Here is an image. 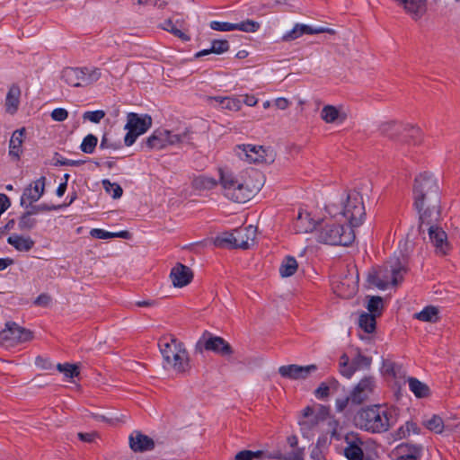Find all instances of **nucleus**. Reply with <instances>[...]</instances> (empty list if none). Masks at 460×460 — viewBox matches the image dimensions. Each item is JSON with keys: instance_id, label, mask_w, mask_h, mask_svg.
<instances>
[{"instance_id": "obj_2", "label": "nucleus", "mask_w": 460, "mask_h": 460, "mask_svg": "<svg viewBox=\"0 0 460 460\" xmlns=\"http://www.w3.org/2000/svg\"><path fill=\"white\" fill-rule=\"evenodd\" d=\"M414 206L420 215V231H424L425 220L434 216L431 221H438L440 215L439 188L435 177L428 172L419 174L413 186Z\"/></svg>"}, {"instance_id": "obj_33", "label": "nucleus", "mask_w": 460, "mask_h": 460, "mask_svg": "<svg viewBox=\"0 0 460 460\" xmlns=\"http://www.w3.org/2000/svg\"><path fill=\"white\" fill-rule=\"evenodd\" d=\"M229 49V43L226 40H215L211 43V49L198 52L195 57L200 58L210 53L222 54Z\"/></svg>"}, {"instance_id": "obj_38", "label": "nucleus", "mask_w": 460, "mask_h": 460, "mask_svg": "<svg viewBox=\"0 0 460 460\" xmlns=\"http://www.w3.org/2000/svg\"><path fill=\"white\" fill-rule=\"evenodd\" d=\"M415 318L429 323H436L438 320V309L436 306L429 305L420 313L415 314Z\"/></svg>"}, {"instance_id": "obj_14", "label": "nucleus", "mask_w": 460, "mask_h": 460, "mask_svg": "<svg viewBox=\"0 0 460 460\" xmlns=\"http://www.w3.org/2000/svg\"><path fill=\"white\" fill-rule=\"evenodd\" d=\"M433 217L434 216L429 217L425 220L424 226L427 227L429 239L435 249L436 254L444 256L448 252L450 249V245L447 242V235L442 228L434 225L436 221H431ZM423 229L424 231H421V233L425 232V227H423ZM419 232L420 233V230Z\"/></svg>"}, {"instance_id": "obj_42", "label": "nucleus", "mask_w": 460, "mask_h": 460, "mask_svg": "<svg viewBox=\"0 0 460 460\" xmlns=\"http://www.w3.org/2000/svg\"><path fill=\"white\" fill-rule=\"evenodd\" d=\"M367 298L368 299L367 304L368 314H376V317L381 315L384 309L383 298L378 296H367Z\"/></svg>"}, {"instance_id": "obj_46", "label": "nucleus", "mask_w": 460, "mask_h": 460, "mask_svg": "<svg viewBox=\"0 0 460 460\" xmlns=\"http://www.w3.org/2000/svg\"><path fill=\"white\" fill-rule=\"evenodd\" d=\"M57 369L63 373L66 377L73 378L78 376L80 374L79 368L75 364L65 363V364H58Z\"/></svg>"}, {"instance_id": "obj_30", "label": "nucleus", "mask_w": 460, "mask_h": 460, "mask_svg": "<svg viewBox=\"0 0 460 460\" xmlns=\"http://www.w3.org/2000/svg\"><path fill=\"white\" fill-rule=\"evenodd\" d=\"M21 90L17 85H12L5 99V110L8 113L13 114L16 112L20 103Z\"/></svg>"}, {"instance_id": "obj_16", "label": "nucleus", "mask_w": 460, "mask_h": 460, "mask_svg": "<svg viewBox=\"0 0 460 460\" xmlns=\"http://www.w3.org/2000/svg\"><path fill=\"white\" fill-rule=\"evenodd\" d=\"M346 447L343 449L344 456L349 460H363L364 452L362 446L364 442L358 433H349L345 436Z\"/></svg>"}, {"instance_id": "obj_3", "label": "nucleus", "mask_w": 460, "mask_h": 460, "mask_svg": "<svg viewBox=\"0 0 460 460\" xmlns=\"http://www.w3.org/2000/svg\"><path fill=\"white\" fill-rule=\"evenodd\" d=\"M394 422L393 411L380 404L362 407L353 417L357 428L372 434L386 432Z\"/></svg>"}, {"instance_id": "obj_4", "label": "nucleus", "mask_w": 460, "mask_h": 460, "mask_svg": "<svg viewBox=\"0 0 460 460\" xmlns=\"http://www.w3.org/2000/svg\"><path fill=\"white\" fill-rule=\"evenodd\" d=\"M164 367L176 373H184L190 367L189 355L182 342L175 337H164L159 341Z\"/></svg>"}, {"instance_id": "obj_59", "label": "nucleus", "mask_w": 460, "mask_h": 460, "mask_svg": "<svg viewBox=\"0 0 460 460\" xmlns=\"http://www.w3.org/2000/svg\"><path fill=\"white\" fill-rule=\"evenodd\" d=\"M349 402L351 403L350 394L347 397L337 399L335 402L336 411L342 412Z\"/></svg>"}, {"instance_id": "obj_7", "label": "nucleus", "mask_w": 460, "mask_h": 460, "mask_svg": "<svg viewBox=\"0 0 460 460\" xmlns=\"http://www.w3.org/2000/svg\"><path fill=\"white\" fill-rule=\"evenodd\" d=\"M348 353H343L339 359V370L341 376L350 379L353 375L362 369H369L372 358L364 355L359 348L351 347Z\"/></svg>"}, {"instance_id": "obj_13", "label": "nucleus", "mask_w": 460, "mask_h": 460, "mask_svg": "<svg viewBox=\"0 0 460 460\" xmlns=\"http://www.w3.org/2000/svg\"><path fill=\"white\" fill-rule=\"evenodd\" d=\"M376 388L377 385L375 376H363L350 391L351 403L360 405L370 401L375 395Z\"/></svg>"}, {"instance_id": "obj_34", "label": "nucleus", "mask_w": 460, "mask_h": 460, "mask_svg": "<svg viewBox=\"0 0 460 460\" xmlns=\"http://www.w3.org/2000/svg\"><path fill=\"white\" fill-rule=\"evenodd\" d=\"M191 185L197 190H209L217 185V181L214 178L200 175L193 179Z\"/></svg>"}, {"instance_id": "obj_53", "label": "nucleus", "mask_w": 460, "mask_h": 460, "mask_svg": "<svg viewBox=\"0 0 460 460\" xmlns=\"http://www.w3.org/2000/svg\"><path fill=\"white\" fill-rule=\"evenodd\" d=\"M210 28L218 31H235L234 23L226 22L213 21L210 22Z\"/></svg>"}, {"instance_id": "obj_12", "label": "nucleus", "mask_w": 460, "mask_h": 460, "mask_svg": "<svg viewBox=\"0 0 460 460\" xmlns=\"http://www.w3.org/2000/svg\"><path fill=\"white\" fill-rule=\"evenodd\" d=\"M328 409L323 406L317 408L307 406L304 409L299 420L300 429L305 437H308L328 416Z\"/></svg>"}, {"instance_id": "obj_8", "label": "nucleus", "mask_w": 460, "mask_h": 460, "mask_svg": "<svg viewBox=\"0 0 460 460\" xmlns=\"http://www.w3.org/2000/svg\"><path fill=\"white\" fill-rule=\"evenodd\" d=\"M257 228L253 226L235 229L216 239V244L220 247L249 249L254 244Z\"/></svg>"}, {"instance_id": "obj_11", "label": "nucleus", "mask_w": 460, "mask_h": 460, "mask_svg": "<svg viewBox=\"0 0 460 460\" xmlns=\"http://www.w3.org/2000/svg\"><path fill=\"white\" fill-rule=\"evenodd\" d=\"M196 350L202 352L203 350L213 351L222 357L231 356L234 349L231 345L222 337L214 336L208 332H205L202 337L196 344Z\"/></svg>"}, {"instance_id": "obj_44", "label": "nucleus", "mask_w": 460, "mask_h": 460, "mask_svg": "<svg viewBox=\"0 0 460 460\" xmlns=\"http://www.w3.org/2000/svg\"><path fill=\"white\" fill-rule=\"evenodd\" d=\"M81 71L84 72V75L82 76L84 86H87L97 82L102 75L101 69L99 68L90 69L88 67H83L81 68Z\"/></svg>"}, {"instance_id": "obj_32", "label": "nucleus", "mask_w": 460, "mask_h": 460, "mask_svg": "<svg viewBox=\"0 0 460 460\" xmlns=\"http://www.w3.org/2000/svg\"><path fill=\"white\" fill-rule=\"evenodd\" d=\"M398 451L401 454L398 460H417L420 452V447L409 444H401L398 447Z\"/></svg>"}, {"instance_id": "obj_35", "label": "nucleus", "mask_w": 460, "mask_h": 460, "mask_svg": "<svg viewBox=\"0 0 460 460\" xmlns=\"http://www.w3.org/2000/svg\"><path fill=\"white\" fill-rule=\"evenodd\" d=\"M410 390L418 398H425L429 394V388L424 383L419 381L415 377H410L408 379Z\"/></svg>"}, {"instance_id": "obj_22", "label": "nucleus", "mask_w": 460, "mask_h": 460, "mask_svg": "<svg viewBox=\"0 0 460 460\" xmlns=\"http://www.w3.org/2000/svg\"><path fill=\"white\" fill-rule=\"evenodd\" d=\"M44 190L45 177H41L25 188L21 198V205H24L28 201L31 206L33 202H36L40 199L44 193Z\"/></svg>"}, {"instance_id": "obj_17", "label": "nucleus", "mask_w": 460, "mask_h": 460, "mask_svg": "<svg viewBox=\"0 0 460 460\" xmlns=\"http://www.w3.org/2000/svg\"><path fill=\"white\" fill-rule=\"evenodd\" d=\"M412 20H420L427 12V0H393Z\"/></svg>"}, {"instance_id": "obj_57", "label": "nucleus", "mask_w": 460, "mask_h": 460, "mask_svg": "<svg viewBox=\"0 0 460 460\" xmlns=\"http://www.w3.org/2000/svg\"><path fill=\"white\" fill-rule=\"evenodd\" d=\"M320 33L335 34V31L333 29L326 27H312L310 25H307V34L312 35Z\"/></svg>"}, {"instance_id": "obj_10", "label": "nucleus", "mask_w": 460, "mask_h": 460, "mask_svg": "<svg viewBox=\"0 0 460 460\" xmlns=\"http://www.w3.org/2000/svg\"><path fill=\"white\" fill-rule=\"evenodd\" d=\"M378 131L382 136L394 141L399 140L402 133H407L414 144L420 141L421 130L412 124H403L395 120L385 121L380 124Z\"/></svg>"}, {"instance_id": "obj_64", "label": "nucleus", "mask_w": 460, "mask_h": 460, "mask_svg": "<svg viewBox=\"0 0 460 460\" xmlns=\"http://www.w3.org/2000/svg\"><path fill=\"white\" fill-rule=\"evenodd\" d=\"M291 460H304V450L302 448H295L290 452Z\"/></svg>"}, {"instance_id": "obj_23", "label": "nucleus", "mask_w": 460, "mask_h": 460, "mask_svg": "<svg viewBox=\"0 0 460 460\" xmlns=\"http://www.w3.org/2000/svg\"><path fill=\"white\" fill-rule=\"evenodd\" d=\"M129 447L134 452H145L155 447V441L140 431H133L128 438Z\"/></svg>"}, {"instance_id": "obj_27", "label": "nucleus", "mask_w": 460, "mask_h": 460, "mask_svg": "<svg viewBox=\"0 0 460 460\" xmlns=\"http://www.w3.org/2000/svg\"><path fill=\"white\" fill-rule=\"evenodd\" d=\"M25 129L21 128L15 130L10 139L9 143V155L15 160H19L22 152V146L23 143V136Z\"/></svg>"}, {"instance_id": "obj_25", "label": "nucleus", "mask_w": 460, "mask_h": 460, "mask_svg": "<svg viewBox=\"0 0 460 460\" xmlns=\"http://www.w3.org/2000/svg\"><path fill=\"white\" fill-rule=\"evenodd\" d=\"M319 223L320 221H315L310 213L299 212L294 223V228L297 234L310 233L314 231L316 233Z\"/></svg>"}, {"instance_id": "obj_62", "label": "nucleus", "mask_w": 460, "mask_h": 460, "mask_svg": "<svg viewBox=\"0 0 460 460\" xmlns=\"http://www.w3.org/2000/svg\"><path fill=\"white\" fill-rule=\"evenodd\" d=\"M140 136L139 134L134 132L133 130H128V133L126 134L125 137H124V143L127 146H132L137 137Z\"/></svg>"}, {"instance_id": "obj_19", "label": "nucleus", "mask_w": 460, "mask_h": 460, "mask_svg": "<svg viewBox=\"0 0 460 460\" xmlns=\"http://www.w3.org/2000/svg\"><path fill=\"white\" fill-rule=\"evenodd\" d=\"M317 369L316 365H308L305 367L298 366L296 364L281 366L279 368V373L282 377L289 379H305L312 372Z\"/></svg>"}, {"instance_id": "obj_45", "label": "nucleus", "mask_w": 460, "mask_h": 460, "mask_svg": "<svg viewBox=\"0 0 460 460\" xmlns=\"http://www.w3.org/2000/svg\"><path fill=\"white\" fill-rule=\"evenodd\" d=\"M190 131L188 129L181 134H172L168 131V136H166V144L170 145L190 143Z\"/></svg>"}, {"instance_id": "obj_31", "label": "nucleus", "mask_w": 460, "mask_h": 460, "mask_svg": "<svg viewBox=\"0 0 460 460\" xmlns=\"http://www.w3.org/2000/svg\"><path fill=\"white\" fill-rule=\"evenodd\" d=\"M166 136L168 130L155 131L146 141V144L150 149H162L166 146Z\"/></svg>"}, {"instance_id": "obj_36", "label": "nucleus", "mask_w": 460, "mask_h": 460, "mask_svg": "<svg viewBox=\"0 0 460 460\" xmlns=\"http://www.w3.org/2000/svg\"><path fill=\"white\" fill-rule=\"evenodd\" d=\"M91 236L97 239H109L113 237H119L123 239H129L131 234L128 231H120L117 233L108 232L102 229L94 228L90 232Z\"/></svg>"}, {"instance_id": "obj_43", "label": "nucleus", "mask_w": 460, "mask_h": 460, "mask_svg": "<svg viewBox=\"0 0 460 460\" xmlns=\"http://www.w3.org/2000/svg\"><path fill=\"white\" fill-rule=\"evenodd\" d=\"M32 215V212L27 211L19 217L18 227L21 231L27 232L35 227L37 219Z\"/></svg>"}, {"instance_id": "obj_56", "label": "nucleus", "mask_w": 460, "mask_h": 460, "mask_svg": "<svg viewBox=\"0 0 460 460\" xmlns=\"http://www.w3.org/2000/svg\"><path fill=\"white\" fill-rule=\"evenodd\" d=\"M78 438L85 443H93L98 438V433L96 431L92 432H79L77 433Z\"/></svg>"}, {"instance_id": "obj_5", "label": "nucleus", "mask_w": 460, "mask_h": 460, "mask_svg": "<svg viewBox=\"0 0 460 460\" xmlns=\"http://www.w3.org/2000/svg\"><path fill=\"white\" fill-rule=\"evenodd\" d=\"M315 236L319 243L329 245L348 246L355 240L353 230L333 218L320 220Z\"/></svg>"}, {"instance_id": "obj_61", "label": "nucleus", "mask_w": 460, "mask_h": 460, "mask_svg": "<svg viewBox=\"0 0 460 460\" xmlns=\"http://www.w3.org/2000/svg\"><path fill=\"white\" fill-rule=\"evenodd\" d=\"M330 388L329 386L322 383L319 387L315 390V395L317 398H325L329 395Z\"/></svg>"}, {"instance_id": "obj_18", "label": "nucleus", "mask_w": 460, "mask_h": 460, "mask_svg": "<svg viewBox=\"0 0 460 460\" xmlns=\"http://www.w3.org/2000/svg\"><path fill=\"white\" fill-rule=\"evenodd\" d=\"M237 156L248 163H270L271 161H266L264 157L265 150L262 146H252V145H242L238 146L235 149Z\"/></svg>"}, {"instance_id": "obj_48", "label": "nucleus", "mask_w": 460, "mask_h": 460, "mask_svg": "<svg viewBox=\"0 0 460 460\" xmlns=\"http://www.w3.org/2000/svg\"><path fill=\"white\" fill-rule=\"evenodd\" d=\"M102 186L105 191L111 194L113 199H119L122 196L123 190L118 183H112L109 180H103Z\"/></svg>"}, {"instance_id": "obj_60", "label": "nucleus", "mask_w": 460, "mask_h": 460, "mask_svg": "<svg viewBox=\"0 0 460 460\" xmlns=\"http://www.w3.org/2000/svg\"><path fill=\"white\" fill-rule=\"evenodd\" d=\"M12 336L10 335V332L8 329H4L0 332V345L2 346H9L12 345Z\"/></svg>"}, {"instance_id": "obj_9", "label": "nucleus", "mask_w": 460, "mask_h": 460, "mask_svg": "<svg viewBox=\"0 0 460 460\" xmlns=\"http://www.w3.org/2000/svg\"><path fill=\"white\" fill-rule=\"evenodd\" d=\"M341 215L349 224L347 227L352 229L362 224L366 212L363 198L359 192L353 190L348 193Z\"/></svg>"}, {"instance_id": "obj_24", "label": "nucleus", "mask_w": 460, "mask_h": 460, "mask_svg": "<svg viewBox=\"0 0 460 460\" xmlns=\"http://www.w3.org/2000/svg\"><path fill=\"white\" fill-rule=\"evenodd\" d=\"M321 119L328 124L342 123L348 118L347 112L342 106H334L331 104L324 105L320 112Z\"/></svg>"}, {"instance_id": "obj_63", "label": "nucleus", "mask_w": 460, "mask_h": 460, "mask_svg": "<svg viewBox=\"0 0 460 460\" xmlns=\"http://www.w3.org/2000/svg\"><path fill=\"white\" fill-rule=\"evenodd\" d=\"M274 103L278 109L284 111L289 107L291 102L286 98L279 97L275 100Z\"/></svg>"}, {"instance_id": "obj_1", "label": "nucleus", "mask_w": 460, "mask_h": 460, "mask_svg": "<svg viewBox=\"0 0 460 460\" xmlns=\"http://www.w3.org/2000/svg\"><path fill=\"white\" fill-rule=\"evenodd\" d=\"M219 183L224 196L236 203L249 201L263 185L261 173L254 170L236 173L227 169H219Z\"/></svg>"}, {"instance_id": "obj_21", "label": "nucleus", "mask_w": 460, "mask_h": 460, "mask_svg": "<svg viewBox=\"0 0 460 460\" xmlns=\"http://www.w3.org/2000/svg\"><path fill=\"white\" fill-rule=\"evenodd\" d=\"M152 125V119L148 115L140 117L138 114L130 112L127 116V124L125 128L133 130L134 132L142 135L147 131Z\"/></svg>"}, {"instance_id": "obj_15", "label": "nucleus", "mask_w": 460, "mask_h": 460, "mask_svg": "<svg viewBox=\"0 0 460 460\" xmlns=\"http://www.w3.org/2000/svg\"><path fill=\"white\" fill-rule=\"evenodd\" d=\"M332 289L341 298H351L358 292V277L351 274L346 275L340 280L333 282Z\"/></svg>"}, {"instance_id": "obj_49", "label": "nucleus", "mask_w": 460, "mask_h": 460, "mask_svg": "<svg viewBox=\"0 0 460 460\" xmlns=\"http://www.w3.org/2000/svg\"><path fill=\"white\" fill-rule=\"evenodd\" d=\"M221 108L231 111H239L242 108V102L234 96H226Z\"/></svg>"}, {"instance_id": "obj_55", "label": "nucleus", "mask_w": 460, "mask_h": 460, "mask_svg": "<svg viewBox=\"0 0 460 460\" xmlns=\"http://www.w3.org/2000/svg\"><path fill=\"white\" fill-rule=\"evenodd\" d=\"M67 117H68V112L66 110H65L63 108H57V109L53 110L51 112V118L55 121H58V122L64 121L67 119Z\"/></svg>"}, {"instance_id": "obj_20", "label": "nucleus", "mask_w": 460, "mask_h": 460, "mask_svg": "<svg viewBox=\"0 0 460 460\" xmlns=\"http://www.w3.org/2000/svg\"><path fill=\"white\" fill-rule=\"evenodd\" d=\"M170 279L175 288H182L190 284L193 279L192 270L181 263H177L170 273Z\"/></svg>"}, {"instance_id": "obj_47", "label": "nucleus", "mask_w": 460, "mask_h": 460, "mask_svg": "<svg viewBox=\"0 0 460 460\" xmlns=\"http://www.w3.org/2000/svg\"><path fill=\"white\" fill-rule=\"evenodd\" d=\"M98 143V138L93 134L87 135L80 146L81 150L85 154H93Z\"/></svg>"}, {"instance_id": "obj_58", "label": "nucleus", "mask_w": 460, "mask_h": 460, "mask_svg": "<svg viewBox=\"0 0 460 460\" xmlns=\"http://www.w3.org/2000/svg\"><path fill=\"white\" fill-rule=\"evenodd\" d=\"M51 302V296L46 293L40 294L34 301V305L48 307Z\"/></svg>"}, {"instance_id": "obj_40", "label": "nucleus", "mask_w": 460, "mask_h": 460, "mask_svg": "<svg viewBox=\"0 0 460 460\" xmlns=\"http://www.w3.org/2000/svg\"><path fill=\"white\" fill-rule=\"evenodd\" d=\"M304 34H307V25L296 23L292 30L288 31L282 36L281 40L283 42H290L302 37Z\"/></svg>"}, {"instance_id": "obj_50", "label": "nucleus", "mask_w": 460, "mask_h": 460, "mask_svg": "<svg viewBox=\"0 0 460 460\" xmlns=\"http://www.w3.org/2000/svg\"><path fill=\"white\" fill-rule=\"evenodd\" d=\"M234 27L235 31L237 30L245 32H255L259 30L260 23L252 20H246L239 23H234Z\"/></svg>"}, {"instance_id": "obj_26", "label": "nucleus", "mask_w": 460, "mask_h": 460, "mask_svg": "<svg viewBox=\"0 0 460 460\" xmlns=\"http://www.w3.org/2000/svg\"><path fill=\"white\" fill-rule=\"evenodd\" d=\"M7 243L12 245L16 251L22 252H30L35 242L30 236H23L13 234L7 238Z\"/></svg>"}, {"instance_id": "obj_6", "label": "nucleus", "mask_w": 460, "mask_h": 460, "mask_svg": "<svg viewBox=\"0 0 460 460\" xmlns=\"http://www.w3.org/2000/svg\"><path fill=\"white\" fill-rule=\"evenodd\" d=\"M406 272L404 267L396 261L387 262L382 267L372 269L367 275V282L379 289H385L389 284L397 286L402 282L403 274Z\"/></svg>"}, {"instance_id": "obj_28", "label": "nucleus", "mask_w": 460, "mask_h": 460, "mask_svg": "<svg viewBox=\"0 0 460 460\" xmlns=\"http://www.w3.org/2000/svg\"><path fill=\"white\" fill-rule=\"evenodd\" d=\"M6 327L10 332L13 342H25L32 339V332L19 326L15 323H7Z\"/></svg>"}, {"instance_id": "obj_52", "label": "nucleus", "mask_w": 460, "mask_h": 460, "mask_svg": "<svg viewBox=\"0 0 460 460\" xmlns=\"http://www.w3.org/2000/svg\"><path fill=\"white\" fill-rule=\"evenodd\" d=\"M106 113L104 111H85L83 114V119L84 120H90L93 123H99L104 117Z\"/></svg>"}, {"instance_id": "obj_54", "label": "nucleus", "mask_w": 460, "mask_h": 460, "mask_svg": "<svg viewBox=\"0 0 460 460\" xmlns=\"http://www.w3.org/2000/svg\"><path fill=\"white\" fill-rule=\"evenodd\" d=\"M63 207H64V205L49 206L47 204H40V205H37V206H31V210H29V211L32 212V214L34 215V214H37V213L42 212V211L57 210Z\"/></svg>"}, {"instance_id": "obj_37", "label": "nucleus", "mask_w": 460, "mask_h": 460, "mask_svg": "<svg viewBox=\"0 0 460 460\" xmlns=\"http://www.w3.org/2000/svg\"><path fill=\"white\" fill-rule=\"evenodd\" d=\"M297 268L298 263L294 257L288 256L283 260L279 267V273L282 277L288 278L294 275Z\"/></svg>"}, {"instance_id": "obj_51", "label": "nucleus", "mask_w": 460, "mask_h": 460, "mask_svg": "<svg viewBox=\"0 0 460 460\" xmlns=\"http://www.w3.org/2000/svg\"><path fill=\"white\" fill-rule=\"evenodd\" d=\"M164 30L172 32L174 36L178 37L179 39H181V40L183 41H189L190 40V36H188L186 33L182 32L181 30L177 29L172 22L171 20H167L165 22H164V26L163 27Z\"/></svg>"}, {"instance_id": "obj_39", "label": "nucleus", "mask_w": 460, "mask_h": 460, "mask_svg": "<svg viewBox=\"0 0 460 460\" xmlns=\"http://www.w3.org/2000/svg\"><path fill=\"white\" fill-rule=\"evenodd\" d=\"M376 316L368 313H362L358 318V325L367 333H372L376 330Z\"/></svg>"}, {"instance_id": "obj_41", "label": "nucleus", "mask_w": 460, "mask_h": 460, "mask_svg": "<svg viewBox=\"0 0 460 460\" xmlns=\"http://www.w3.org/2000/svg\"><path fill=\"white\" fill-rule=\"evenodd\" d=\"M425 427L432 432L441 434L445 429H450L448 425H445L443 420L438 415H433L431 419L424 423Z\"/></svg>"}, {"instance_id": "obj_29", "label": "nucleus", "mask_w": 460, "mask_h": 460, "mask_svg": "<svg viewBox=\"0 0 460 460\" xmlns=\"http://www.w3.org/2000/svg\"><path fill=\"white\" fill-rule=\"evenodd\" d=\"M83 75L81 68L66 67L62 72V79L70 86L83 87Z\"/></svg>"}]
</instances>
